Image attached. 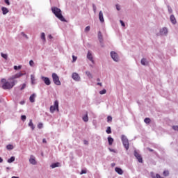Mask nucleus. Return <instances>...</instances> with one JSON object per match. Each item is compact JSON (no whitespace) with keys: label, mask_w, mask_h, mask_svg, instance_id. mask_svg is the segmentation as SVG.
Instances as JSON below:
<instances>
[{"label":"nucleus","mask_w":178,"mask_h":178,"mask_svg":"<svg viewBox=\"0 0 178 178\" xmlns=\"http://www.w3.org/2000/svg\"><path fill=\"white\" fill-rule=\"evenodd\" d=\"M1 83H3V85H2L3 90H12V88L16 86V83H17V81H12L11 82H9V81H6V79H2Z\"/></svg>","instance_id":"nucleus-1"},{"label":"nucleus","mask_w":178,"mask_h":178,"mask_svg":"<svg viewBox=\"0 0 178 178\" xmlns=\"http://www.w3.org/2000/svg\"><path fill=\"white\" fill-rule=\"evenodd\" d=\"M51 12L55 15L56 17L59 19V20L61 22H66V19H65V17L62 15V10L60 8L57 7H52Z\"/></svg>","instance_id":"nucleus-2"},{"label":"nucleus","mask_w":178,"mask_h":178,"mask_svg":"<svg viewBox=\"0 0 178 178\" xmlns=\"http://www.w3.org/2000/svg\"><path fill=\"white\" fill-rule=\"evenodd\" d=\"M56 111L59 112V102L58 100H56L54 102V106H50V112L51 113H54Z\"/></svg>","instance_id":"nucleus-3"},{"label":"nucleus","mask_w":178,"mask_h":178,"mask_svg":"<svg viewBox=\"0 0 178 178\" xmlns=\"http://www.w3.org/2000/svg\"><path fill=\"white\" fill-rule=\"evenodd\" d=\"M121 138H122V144H123L125 149H127H127H129V140L124 135H122Z\"/></svg>","instance_id":"nucleus-4"},{"label":"nucleus","mask_w":178,"mask_h":178,"mask_svg":"<svg viewBox=\"0 0 178 178\" xmlns=\"http://www.w3.org/2000/svg\"><path fill=\"white\" fill-rule=\"evenodd\" d=\"M52 79H53V81H54V84H56V86H60L61 83H60V81L59 80V76H58V74L53 73Z\"/></svg>","instance_id":"nucleus-5"},{"label":"nucleus","mask_w":178,"mask_h":178,"mask_svg":"<svg viewBox=\"0 0 178 178\" xmlns=\"http://www.w3.org/2000/svg\"><path fill=\"white\" fill-rule=\"evenodd\" d=\"M22 76H24V74L23 73H17L15 75H13L12 76H10L8 80L10 81H15V79H20V77H22Z\"/></svg>","instance_id":"nucleus-6"},{"label":"nucleus","mask_w":178,"mask_h":178,"mask_svg":"<svg viewBox=\"0 0 178 178\" xmlns=\"http://www.w3.org/2000/svg\"><path fill=\"white\" fill-rule=\"evenodd\" d=\"M111 56L112 59H113V60H115V62L119 61V56H118V54H116V52L111 51Z\"/></svg>","instance_id":"nucleus-7"},{"label":"nucleus","mask_w":178,"mask_h":178,"mask_svg":"<svg viewBox=\"0 0 178 178\" xmlns=\"http://www.w3.org/2000/svg\"><path fill=\"white\" fill-rule=\"evenodd\" d=\"M134 156L138 159V162L140 163H143V157L141 156V154L137 152V151H134Z\"/></svg>","instance_id":"nucleus-8"},{"label":"nucleus","mask_w":178,"mask_h":178,"mask_svg":"<svg viewBox=\"0 0 178 178\" xmlns=\"http://www.w3.org/2000/svg\"><path fill=\"white\" fill-rule=\"evenodd\" d=\"M41 79L44 81V84H46V86H51V80H49V78L42 76Z\"/></svg>","instance_id":"nucleus-9"},{"label":"nucleus","mask_w":178,"mask_h":178,"mask_svg":"<svg viewBox=\"0 0 178 178\" xmlns=\"http://www.w3.org/2000/svg\"><path fill=\"white\" fill-rule=\"evenodd\" d=\"M72 78L75 81H80V76L76 72L72 73Z\"/></svg>","instance_id":"nucleus-10"},{"label":"nucleus","mask_w":178,"mask_h":178,"mask_svg":"<svg viewBox=\"0 0 178 178\" xmlns=\"http://www.w3.org/2000/svg\"><path fill=\"white\" fill-rule=\"evenodd\" d=\"M29 162L31 165H37V161H35V157L33 155H31L29 159Z\"/></svg>","instance_id":"nucleus-11"},{"label":"nucleus","mask_w":178,"mask_h":178,"mask_svg":"<svg viewBox=\"0 0 178 178\" xmlns=\"http://www.w3.org/2000/svg\"><path fill=\"white\" fill-rule=\"evenodd\" d=\"M87 58L88 59H89V60H90L92 63H94V58H92V54H91V52H88Z\"/></svg>","instance_id":"nucleus-12"},{"label":"nucleus","mask_w":178,"mask_h":178,"mask_svg":"<svg viewBox=\"0 0 178 178\" xmlns=\"http://www.w3.org/2000/svg\"><path fill=\"white\" fill-rule=\"evenodd\" d=\"M99 21L101 22V23H104V13H102V11H100L99 13Z\"/></svg>","instance_id":"nucleus-13"},{"label":"nucleus","mask_w":178,"mask_h":178,"mask_svg":"<svg viewBox=\"0 0 178 178\" xmlns=\"http://www.w3.org/2000/svg\"><path fill=\"white\" fill-rule=\"evenodd\" d=\"M170 19L171 23H172V24H176V23H177V22L176 21V17H175V15H172L170 17Z\"/></svg>","instance_id":"nucleus-14"},{"label":"nucleus","mask_w":178,"mask_h":178,"mask_svg":"<svg viewBox=\"0 0 178 178\" xmlns=\"http://www.w3.org/2000/svg\"><path fill=\"white\" fill-rule=\"evenodd\" d=\"M160 34H161V35H165L168 34V29L163 28L162 29H161Z\"/></svg>","instance_id":"nucleus-15"},{"label":"nucleus","mask_w":178,"mask_h":178,"mask_svg":"<svg viewBox=\"0 0 178 178\" xmlns=\"http://www.w3.org/2000/svg\"><path fill=\"white\" fill-rule=\"evenodd\" d=\"M29 101L30 102H35V94L33 93L32 94L30 97H29Z\"/></svg>","instance_id":"nucleus-16"},{"label":"nucleus","mask_w":178,"mask_h":178,"mask_svg":"<svg viewBox=\"0 0 178 178\" xmlns=\"http://www.w3.org/2000/svg\"><path fill=\"white\" fill-rule=\"evenodd\" d=\"M115 170L118 175H123V170L122 168L116 167Z\"/></svg>","instance_id":"nucleus-17"},{"label":"nucleus","mask_w":178,"mask_h":178,"mask_svg":"<svg viewBox=\"0 0 178 178\" xmlns=\"http://www.w3.org/2000/svg\"><path fill=\"white\" fill-rule=\"evenodd\" d=\"M1 10L3 12V15H6L9 13V10H8L6 7H2Z\"/></svg>","instance_id":"nucleus-18"},{"label":"nucleus","mask_w":178,"mask_h":178,"mask_svg":"<svg viewBox=\"0 0 178 178\" xmlns=\"http://www.w3.org/2000/svg\"><path fill=\"white\" fill-rule=\"evenodd\" d=\"M29 126V127H31L32 130H34L35 127H34V124H33V120H30Z\"/></svg>","instance_id":"nucleus-19"},{"label":"nucleus","mask_w":178,"mask_h":178,"mask_svg":"<svg viewBox=\"0 0 178 178\" xmlns=\"http://www.w3.org/2000/svg\"><path fill=\"white\" fill-rule=\"evenodd\" d=\"M108 141L109 145H112V144H113V138H112V137L108 136Z\"/></svg>","instance_id":"nucleus-20"},{"label":"nucleus","mask_w":178,"mask_h":178,"mask_svg":"<svg viewBox=\"0 0 178 178\" xmlns=\"http://www.w3.org/2000/svg\"><path fill=\"white\" fill-rule=\"evenodd\" d=\"M59 165H60L59 163H54L51 165V168H52V169H55V168L59 167Z\"/></svg>","instance_id":"nucleus-21"},{"label":"nucleus","mask_w":178,"mask_h":178,"mask_svg":"<svg viewBox=\"0 0 178 178\" xmlns=\"http://www.w3.org/2000/svg\"><path fill=\"white\" fill-rule=\"evenodd\" d=\"M31 80L32 84H35V76L34 75H31Z\"/></svg>","instance_id":"nucleus-22"},{"label":"nucleus","mask_w":178,"mask_h":178,"mask_svg":"<svg viewBox=\"0 0 178 178\" xmlns=\"http://www.w3.org/2000/svg\"><path fill=\"white\" fill-rule=\"evenodd\" d=\"M98 38L99 40V42H102V33H101V31H99L98 33Z\"/></svg>","instance_id":"nucleus-23"},{"label":"nucleus","mask_w":178,"mask_h":178,"mask_svg":"<svg viewBox=\"0 0 178 178\" xmlns=\"http://www.w3.org/2000/svg\"><path fill=\"white\" fill-rule=\"evenodd\" d=\"M140 63H141V65H143V66H145V65H147V59L142 58Z\"/></svg>","instance_id":"nucleus-24"},{"label":"nucleus","mask_w":178,"mask_h":178,"mask_svg":"<svg viewBox=\"0 0 178 178\" xmlns=\"http://www.w3.org/2000/svg\"><path fill=\"white\" fill-rule=\"evenodd\" d=\"M145 123H146L147 124H149L151 123V119L147 118L144 120Z\"/></svg>","instance_id":"nucleus-25"},{"label":"nucleus","mask_w":178,"mask_h":178,"mask_svg":"<svg viewBox=\"0 0 178 178\" xmlns=\"http://www.w3.org/2000/svg\"><path fill=\"white\" fill-rule=\"evenodd\" d=\"M83 122H88V114H86V115H84L83 117Z\"/></svg>","instance_id":"nucleus-26"},{"label":"nucleus","mask_w":178,"mask_h":178,"mask_svg":"<svg viewBox=\"0 0 178 178\" xmlns=\"http://www.w3.org/2000/svg\"><path fill=\"white\" fill-rule=\"evenodd\" d=\"M12 162H15V156H12L10 159L8 160V163H12Z\"/></svg>","instance_id":"nucleus-27"},{"label":"nucleus","mask_w":178,"mask_h":178,"mask_svg":"<svg viewBox=\"0 0 178 178\" xmlns=\"http://www.w3.org/2000/svg\"><path fill=\"white\" fill-rule=\"evenodd\" d=\"M106 131L107 134H111V133H112V130L111 129V127H107V129H106Z\"/></svg>","instance_id":"nucleus-28"},{"label":"nucleus","mask_w":178,"mask_h":178,"mask_svg":"<svg viewBox=\"0 0 178 178\" xmlns=\"http://www.w3.org/2000/svg\"><path fill=\"white\" fill-rule=\"evenodd\" d=\"M1 55L3 58V59H6V60L8 59V54H5L3 53H1Z\"/></svg>","instance_id":"nucleus-29"},{"label":"nucleus","mask_w":178,"mask_h":178,"mask_svg":"<svg viewBox=\"0 0 178 178\" xmlns=\"http://www.w3.org/2000/svg\"><path fill=\"white\" fill-rule=\"evenodd\" d=\"M86 74H87L88 76L90 79H92V75L91 74V73H90L89 71L86 72Z\"/></svg>","instance_id":"nucleus-30"},{"label":"nucleus","mask_w":178,"mask_h":178,"mask_svg":"<svg viewBox=\"0 0 178 178\" xmlns=\"http://www.w3.org/2000/svg\"><path fill=\"white\" fill-rule=\"evenodd\" d=\"M20 69H22V65H19L18 67L17 65L14 66V70H20Z\"/></svg>","instance_id":"nucleus-31"},{"label":"nucleus","mask_w":178,"mask_h":178,"mask_svg":"<svg viewBox=\"0 0 178 178\" xmlns=\"http://www.w3.org/2000/svg\"><path fill=\"white\" fill-rule=\"evenodd\" d=\"M6 148H7V149H8V150L13 149V146L12 145H8L6 146Z\"/></svg>","instance_id":"nucleus-32"},{"label":"nucleus","mask_w":178,"mask_h":178,"mask_svg":"<svg viewBox=\"0 0 178 178\" xmlns=\"http://www.w3.org/2000/svg\"><path fill=\"white\" fill-rule=\"evenodd\" d=\"M77 60V56H72V63H74Z\"/></svg>","instance_id":"nucleus-33"},{"label":"nucleus","mask_w":178,"mask_h":178,"mask_svg":"<svg viewBox=\"0 0 178 178\" xmlns=\"http://www.w3.org/2000/svg\"><path fill=\"white\" fill-rule=\"evenodd\" d=\"M163 175L165 177L168 176L169 175V171L168 170L163 171Z\"/></svg>","instance_id":"nucleus-34"},{"label":"nucleus","mask_w":178,"mask_h":178,"mask_svg":"<svg viewBox=\"0 0 178 178\" xmlns=\"http://www.w3.org/2000/svg\"><path fill=\"white\" fill-rule=\"evenodd\" d=\"M99 94H101V95H103V94H106V90L103 89L99 92Z\"/></svg>","instance_id":"nucleus-35"},{"label":"nucleus","mask_w":178,"mask_h":178,"mask_svg":"<svg viewBox=\"0 0 178 178\" xmlns=\"http://www.w3.org/2000/svg\"><path fill=\"white\" fill-rule=\"evenodd\" d=\"M41 38L43 40V41H45V33H41Z\"/></svg>","instance_id":"nucleus-36"},{"label":"nucleus","mask_w":178,"mask_h":178,"mask_svg":"<svg viewBox=\"0 0 178 178\" xmlns=\"http://www.w3.org/2000/svg\"><path fill=\"white\" fill-rule=\"evenodd\" d=\"M173 130H175V131H178V125L176 126H173L172 127Z\"/></svg>","instance_id":"nucleus-37"},{"label":"nucleus","mask_w":178,"mask_h":178,"mask_svg":"<svg viewBox=\"0 0 178 178\" xmlns=\"http://www.w3.org/2000/svg\"><path fill=\"white\" fill-rule=\"evenodd\" d=\"M86 173H87V170H82L80 175H86Z\"/></svg>","instance_id":"nucleus-38"},{"label":"nucleus","mask_w":178,"mask_h":178,"mask_svg":"<svg viewBox=\"0 0 178 178\" xmlns=\"http://www.w3.org/2000/svg\"><path fill=\"white\" fill-rule=\"evenodd\" d=\"M29 65H30V66H34V61H33V60H31L29 61Z\"/></svg>","instance_id":"nucleus-39"},{"label":"nucleus","mask_w":178,"mask_h":178,"mask_svg":"<svg viewBox=\"0 0 178 178\" xmlns=\"http://www.w3.org/2000/svg\"><path fill=\"white\" fill-rule=\"evenodd\" d=\"M21 119H22V120H23V122H24V120H26V115H22Z\"/></svg>","instance_id":"nucleus-40"},{"label":"nucleus","mask_w":178,"mask_h":178,"mask_svg":"<svg viewBox=\"0 0 178 178\" xmlns=\"http://www.w3.org/2000/svg\"><path fill=\"white\" fill-rule=\"evenodd\" d=\"M107 122H112V117L111 116H108Z\"/></svg>","instance_id":"nucleus-41"},{"label":"nucleus","mask_w":178,"mask_h":178,"mask_svg":"<svg viewBox=\"0 0 178 178\" xmlns=\"http://www.w3.org/2000/svg\"><path fill=\"white\" fill-rule=\"evenodd\" d=\"M26 88V83H24L22 86L21 87V90H23Z\"/></svg>","instance_id":"nucleus-42"},{"label":"nucleus","mask_w":178,"mask_h":178,"mask_svg":"<svg viewBox=\"0 0 178 178\" xmlns=\"http://www.w3.org/2000/svg\"><path fill=\"white\" fill-rule=\"evenodd\" d=\"M38 129H42V123H39L38 124Z\"/></svg>","instance_id":"nucleus-43"},{"label":"nucleus","mask_w":178,"mask_h":178,"mask_svg":"<svg viewBox=\"0 0 178 178\" xmlns=\"http://www.w3.org/2000/svg\"><path fill=\"white\" fill-rule=\"evenodd\" d=\"M4 2H5V3H6V5H10L9 0H4Z\"/></svg>","instance_id":"nucleus-44"},{"label":"nucleus","mask_w":178,"mask_h":178,"mask_svg":"<svg viewBox=\"0 0 178 178\" xmlns=\"http://www.w3.org/2000/svg\"><path fill=\"white\" fill-rule=\"evenodd\" d=\"M90 29V26H86V29H85V31H89Z\"/></svg>","instance_id":"nucleus-45"},{"label":"nucleus","mask_w":178,"mask_h":178,"mask_svg":"<svg viewBox=\"0 0 178 178\" xmlns=\"http://www.w3.org/2000/svg\"><path fill=\"white\" fill-rule=\"evenodd\" d=\"M120 24H121V26H122V27H124V22L122 21V20H120Z\"/></svg>","instance_id":"nucleus-46"},{"label":"nucleus","mask_w":178,"mask_h":178,"mask_svg":"<svg viewBox=\"0 0 178 178\" xmlns=\"http://www.w3.org/2000/svg\"><path fill=\"white\" fill-rule=\"evenodd\" d=\"M116 9L117 10H120V6L116 5Z\"/></svg>","instance_id":"nucleus-47"},{"label":"nucleus","mask_w":178,"mask_h":178,"mask_svg":"<svg viewBox=\"0 0 178 178\" xmlns=\"http://www.w3.org/2000/svg\"><path fill=\"white\" fill-rule=\"evenodd\" d=\"M83 143H84V144L86 145H88V141H87V140H83Z\"/></svg>","instance_id":"nucleus-48"},{"label":"nucleus","mask_w":178,"mask_h":178,"mask_svg":"<svg viewBox=\"0 0 178 178\" xmlns=\"http://www.w3.org/2000/svg\"><path fill=\"white\" fill-rule=\"evenodd\" d=\"M148 151H149L150 152H154V149H151V148H147Z\"/></svg>","instance_id":"nucleus-49"},{"label":"nucleus","mask_w":178,"mask_h":178,"mask_svg":"<svg viewBox=\"0 0 178 178\" xmlns=\"http://www.w3.org/2000/svg\"><path fill=\"white\" fill-rule=\"evenodd\" d=\"M93 10L95 12L97 10V7H95V5H93Z\"/></svg>","instance_id":"nucleus-50"},{"label":"nucleus","mask_w":178,"mask_h":178,"mask_svg":"<svg viewBox=\"0 0 178 178\" xmlns=\"http://www.w3.org/2000/svg\"><path fill=\"white\" fill-rule=\"evenodd\" d=\"M42 143H44V144H47V140H46L45 138H44V139L42 140Z\"/></svg>","instance_id":"nucleus-51"},{"label":"nucleus","mask_w":178,"mask_h":178,"mask_svg":"<svg viewBox=\"0 0 178 178\" xmlns=\"http://www.w3.org/2000/svg\"><path fill=\"white\" fill-rule=\"evenodd\" d=\"M3 162V159H2V157H0V163H2Z\"/></svg>","instance_id":"nucleus-52"},{"label":"nucleus","mask_w":178,"mask_h":178,"mask_svg":"<svg viewBox=\"0 0 178 178\" xmlns=\"http://www.w3.org/2000/svg\"><path fill=\"white\" fill-rule=\"evenodd\" d=\"M97 86H100L101 87H102V83H97Z\"/></svg>","instance_id":"nucleus-53"},{"label":"nucleus","mask_w":178,"mask_h":178,"mask_svg":"<svg viewBox=\"0 0 178 178\" xmlns=\"http://www.w3.org/2000/svg\"><path fill=\"white\" fill-rule=\"evenodd\" d=\"M170 13H172V8H168Z\"/></svg>","instance_id":"nucleus-54"},{"label":"nucleus","mask_w":178,"mask_h":178,"mask_svg":"<svg viewBox=\"0 0 178 178\" xmlns=\"http://www.w3.org/2000/svg\"><path fill=\"white\" fill-rule=\"evenodd\" d=\"M20 104H21V105L24 104V101L21 102Z\"/></svg>","instance_id":"nucleus-55"},{"label":"nucleus","mask_w":178,"mask_h":178,"mask_svg":"<svg viewBox=\"0 0 178 178\" xmlns=\"http://www.w3.org/2000/svg\"><path fill=\"white\" fill-rule=\"evenodd\" d=\"M48 38L51 39V38H52V35H49Z\"/></svg>","instance_id":"nucleus-56"},{"label":"nucleus","mask_w":178,"mask_h":178,"mask_svg":"<svg viewBox=\"0 0 178 178\" xmlns=\"http://www.w3.org/2000/svg\"><path fill=\"white\" fill-rule=\"evenodd\" d=\"M11 178H19V177H15V176H13V177H12Z\"/></svg>","instance_id":"nucleus-57"},{"label":"nucleus","mask_w":178,"mask_h":178,"mask_svg":"<svg viewBox=\"0 0 178 178\" xmlns=\"http://www.w3.org/2000/svg\"><path fill=\"white\" fill-rule=\"evenodd\" d=\"M22 34H23L25 37H27V35H24V33H22Z\"/></svg>","instance_id":"nucleus-58"},{"label":"nucleus","mask_w":178,"mask_h":178,"mask_svg":"<svg viewBox=\"0 0 178 178\" xmlns=\"http://www.w3.org/2000/svg\"><path fill=\"white\" fill-rule=\"evenodd\" d=\"M97 81H100L99 79H97Z\"/></svg>","instance_id":"nucleus-59"}]
</instances>
